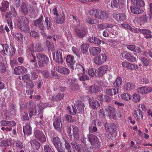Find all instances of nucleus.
I'll use <instances>...</instances> for the list:
<instances>
[{
	"label": "nucleus",
	"instance_id": "nucleus-11",
	"mask_svg": "<svg viewBox=\"0 0 152 152\" xmlns=\"http://www.w3.org/2000/svg\"><path fill=\"white\" fill-rule=\"evenodd\" d=\"M104 126L106 130L109 132L116 131L117 126L114 123L106 122Z\"/></svg>",
	"mask_w": 152,
	"mask_h": 152
},
{
	"label": "nucleus",
	"instance_id": "nucleus-63",
	"mask_svg": "<svg viewBox=\"0 0 152 152\" xmlns=\"http://www.w3.org/2000/svg\"><path fill=\"white\" fill-rule=\"evenodd\" d=\"M81 76L80 75L79 77V80L80 81H84L85 80H89V77L85 75H82Z\"/></svg>",
	"mask_w": 152,
	"mask_h": 152
},
{
	"label": "nucleus",
	"instance_id": "nucleus-14",
	"mask_svg": "<svg viewBox=\"0 0 152 152\" xmlns=\"http://www.w3.org/2000/svg\"><path fill=\"white\" fill-rule=\"evenodd\" d=\"M134 54V53L127 52L124 54V56L122 55V57L129 61L134 62L136 61Z\"/></svg>",
	"mask_w": 152,
	"mask_h": 152
},
{
	"label": "nucleus",
	"instance_id": "nucleus-31",
	"mask_svg": "<svg viewBox=\"0 0 152 152\" xmlns=\"http://www.w3.org/2000/svg\"><path fill=\"white\" fill-rule=\"evenodd\" d=\"M78 132V130L77 127H75L73 128V134L75 140L77 141L79 140L80 136Z\"/></svg>",
	"mask_w": 152,
	"mask_h": 152
},
{
	"label": "nucleus",
	"instance_id": "nucleus-1",
	"mask_svg": "<svg viewBox=\"0 0 152 152\" xmlns=\"http://www.w3.org/2000/svg\"><path fill=\"white\" fill-rule=\"evenodd\" d=\"M36 57L38 60L39 67L42 68L48 64L49 60L48 57L41 53H38L36 54Z\"/></svg>",
	"mask_w": 152,
	"mask_h": 152
},
{
	"label": "nucleus",
	"instance_id": "nucleus-43",
	"mask_svg": "<svg viewBox=\"0 0 152 152\" xmlns=\"http://www.w3.org/2000/svg\"><path fill=\"white\" fill-rule=\"evenodd\" d=\"M1 144L2 146L6 147L10 145H11V143L10 140L7 139L1 141Z\"/></svg>",
	"mask_w": 152,
	"mask_h": 152
},
{
	"label": "nucleus",
	"instance_id": "nucleus-51",
	"mask_svg": "<svg viewBox=\"0 0 152 152\" xmlns=\"http://www.w3.org/2000/svg\"><path fill=\"white\" fill-rule=\"evenodd\" d=\"M96 70L94 68H90L88 70V73L89 75L92 77H94L96 75Z\"/></svg>",
	"mask_w": 152,
	"mask_h": 152
},
{
	"label": "nucleus",
	"instance_id": "nucleus-26",
	"mask_svg": "<svg viewBox=\"0 0 152 152\" xmlns=\"http://www.w3.org/2000/svg\"><path fill=\"white\" fill-rule=\"evenodd\" d=\"M99 98L102 102L107 103L110 102L112 100L111 98L107 95H103L101 94L99 95Z\"/></svg>",
	"mask_w": 152,
	"mask_h": 152
},
{
	"label": "nucleus",
	"instance_id": "nucleus-10",
	"mask_svg": "<svg viewBox=\"0 0 152 152\" xmlns=\"http://www.w3.org/2000/svg\"><path fill=\"white\" fill-rule=\"evenodd\" d=\"M53 126L56 130L59 132L61 131L62 125L61 123V118L60 117H58L56 118L53 122Z\"/></svg>",
	"mask_w": 152,
	"mask_h": 152
},
{
	"label": "nucleus",
	"instance_id": "nucleus-59",
	"mask_svg": "<svg viewBox=\"0 0 152 152\" xmlns=\"http://www.w3.org/2000/svg\"><path fill=\"white\" fill-rule=\"evenodd\" d=\"M26 86L32 89L34 87L35 84L34 82L30 80L29 81L26 82Z\"/></svg>",
	"mask_w": 152,
	"mask_h": 152
},
{
	"label": "nucleus",
	"instance_id": "nucleus-5",
	"mask_svg": "<svg viewBox=\"0 0 152 152\" xmlns=\"http://www.w3.org/2000/svg\"><path fill=\"white\" fill-rule=\"evenodd\" d=\"M75 32L76 36L80 39L83 38L87 34V30L82 27L76 26L75 27Z\"/></svg>",
	"mask_w": 152,
	"mask_h": 152
},
{
	"label": "nucleus",
	"instance_id": "nucleus-37",
	"mask_svg": "<svg viewBox=\"0 0 152 152\" xmlns=\"http://www.w3.org/2000/svg\"><path fill=\"white\" fill-rule=\"evenodd\" d=\"M125 88L128 90H132L135 88V86L134 83H128L124 86Z\"/></svg>",
	"mask_w": 152,
	"mask_h": 152
},
{
	"label": "nucleus",
	"instance_id": "nucleus-50",
	"mask_svg": "<svg viewBox=\"0 0 152 152\" xmlns=\"http://www.w3.org/2000/svg\"><path fill=\"white\" fill-rule=\"evenodd\" d=\"M65 117L67 121L68 122L72 123L75 121V119L69 115H66Z\"/></svg>",
	"mask_w": 152,
	"mask_h": 152
},
{
	"label": "nucleus",
	"instance_id": "nucleus-40",
	"mask_svg": "<svg viewBox=\"0 0 152 152\" xmlns=\"http://www.w3.org/2000/svg\"><path fill=\"white\" fill-rule=\"evenodd\" d=\"M88 46L87 44L84 43L80 47V49L81 51L83 53H85L88 51Z\"/></svg>",
	"mask_w": 152,
	"mask_h": 152
},
{
	"label": "nucleus",
	"instance_id": "nucleus-56",
	"mask_svg": "<svg viewBox=\"0 0 152 152\" xmlns=\"http://www.w3.org/2000/svg\"><path fill=\"white\" fill-rule=\"evenodd\" d=\"M139 20L142 23H145L147 22V18L146 14L143 15L139 18Z\"/></svg>",
	"mask_w": 152,
	"mask_h": 152
},
{
	"label": "nucleus",
	"instance_id": "nucleus-32",
	"mask_svg": "<svg viewBox=\"0 0 152 152\" xmlns=\"http://www.w3.org/2000/svg\"><path fill=\"white\" fill-rule=\"evenodd\" d=\"M89 91L92 93H96L99 92V88L97 85H94L89 88Z\"/></svg>",
	"mask_w": 152,
	"mask_h": 152
},
{
	"label": "nucleus",
	"instance_id": "nucleus-44",
	"mask_svg": "<svg viewBox=\"0 0 152 152\" xmlns=\"http://www.w3.org/2000/svg\"><path fill=\"white\" fill-rule=\"evenodd\" d=\"M121 97L122 99L127 101L130 100L131 99L130 95L128 93H124L121 94Z\"/></svg>",
	"mask_w": 152,
	"mask_h": 152
},
{
	"label": "nucleus",
	"instance_id": "nucleus-58",
	"mask_svg": "<svg viewBox=\"0 0 152 152\" xmlns=\"http://www.w3.org/2000/svg\"><path fill=\"white\" fill-rule=\"evenodd\" d=\"M45 23L46 25V28L48 30L50 27V20L49 18L47 17L45 18Z\"/></svg>",
	"mask_w": 152,
	"mask_h": 152
},
{
	"label": "nucleus",
	"instance_id": "nucleus-64",
	"mask_svg": "<svg viewBox=\"0 0 152 152\" xmlns=\"http://www.w3.org/2000/svg\"><path fill=\"white\" fill-rule=\"evenodd\" d=\"M31 78L32 80H36L38 77V76L37 74L35 72H31Z\"/></svg>",
	"mask_w": 152,
	"mask_h": 152
},
{
	"label": "nucleus",
	"instance_id": "nucleus-57",
	"mask_svg": "<svg viewBox=\"0 0 152 152\" xmlns=\"http://www.w3.org/2000/svg\"><path fill=\"white\" fill-rule=\"evenodd\" d=\"M139 30L140 33L143 34H145L146 35H149L151 33V31L149 30L146 29H139Z\"/></svg>",
	"mask_w": 152,
	"mask_h": 152
},
{
	"label": "nucleus",
	"instance_id": "nucleus-3",
	"mask_svg": "<svg viewBox=\"0 0 152 152\" xmlns=\"http://www.w3.org/2000/svg\"><path fill=\"white\" fill-rule=\"evenodd\" d=\"M88 140L92 145L93 147L96 149H98L100 147V143L99 139L96 135L92 134H88Z\"/></svg>",
	"mask_w": 152,
	"mask_h": 152
},
{
	"label": "nucleus",
	"instance_id": "nucleus-22",
	"mask_svg": "<svg viewBox=\"0 0 152 152\" xmlns=\"http://www.w3.org/2000/svg\"><path fill=\"white\" fill-rule=\"evenodd\" d=\"M136 6L130 7V10L132 13L135 14H139L142 13L143 12V10L142 9Z\"/></svg>",
	"mask_w": 152,
	"mask_h": 152
},
{
	"label": "nucleus",
	"instance_id": "nucleus-12",
	"mask_svg": "<svg viewBox=\"0 0 152 152\" xmlns=\"http://www.w3.org/2000/svg\"><path fill=\"white\" fill-rule=\"evenodd\" d=\"M27 72V69L24 67L21 66H18L14 69V73L16 75H23Z\"/></svg>",
	"mask_w": 152,
	"mask_h": 152
},
{
	"label": "nucleus",
	"instance_id": "nucleus-27",
	"mask_svg": "<svg viewBox=\"0 0 152 152\" xmlns=\"http://www.w3.org/2000/svg\"><path fill=\"white\" fill-rule=\"evenodd\" d=\"M122 78L120 77H118L116 79L115 82L113 83L114 86L115 88L119 89L122 84Z\"/></svg>",
	"mask_w": 152,
	"mask_h": 152
},
{
	"label": "nucleus",
	"instance_id": "nucleus-25",
	"mask_svg": "<svg viewBox=\"0 0 152 152\" xmlns=\"http://www.w3.org/2000/svg\"><path fill=\"white\" fill-rule=\"evenodd\" d=\"M2 6L0 7L1 12H5L9 10V4L7 1H4L1 3Z\"/></svg>",
	"mask_w": 152,
	"mask_h": 152
},
{
	"label": "nucleus",
	"instance_id": "nucleus-39",
	"mask_svg": "<svg viewBox=\"0 0 152 152\" xmlns=\"http://www.w3.org/2000/svg\"><path fill=\"white\" fill-rule=\"evenodd\" d=\"M44 152H55L50 146L46 144L44 146Z\"/></svg>",
	"mask_w": 152,
	"mask_h": 152
},
{
	"label": "nucleus",
	"instance_id": "nucleus-7",
	"mask_svg": "<svg viewBox=\"0 0 152 152\" xmlns=\"http://www.w3.org/2000/svg\"><path fill=\"white\" fill-rule=\"evenodd\" d=\"M107 58V56L105 54H102L94 57V61L96 64L100 65L106 61Z\"/></svg>",
	"mask_w": 152,
	"mask_h": 152
},
{
	"label": "nucleus",
	"instance_id": "nucleus-30",
	"mask_svg": "<svg viewBox=\"0 0 152 152\" xmlns=\"http://www.w3.org/2000/svg\"><path fill=\"white\" fill-rule=\"evenodd\" d=\"M18 27L23 31L25 33H28L29 31V28L28 25H20V23H18Z\"/></svg>",
	"mask_w": 152,
	"mask_h": 152
},
{
	"label": "nucleus",
	"instance_id": "nucleus-49",
	"mask_svg": "<svg viewBox=\"0 0 152 152\" xmlns=\"http://www.w3.org/2000/svg\"><path fill=\"white\" fill-rule=\"evenodd\" d=\"M116 131L109 132V133L108 134V137L111 140H113L116 136Z\"/></svg>",
	"mask_w": 152,
	"mask_h": 152
},
{
	"label": "nucleus",
	"instance_id": "nucleus-18",
	"mask_svg": "<svg viewBox=\"0 0 152 152\" xmlns=\"http://www.w3.org/2000/svg\"><path fill=\"white\" fill-rule=\"evenodd\" d=\"M123 66L131 69H136L138 68V66L136 64H133L127 62H123L122 63Z\"/></svg>",
	"mask_w": 152,
	"mask_h": 152
},
{
	"label": "nucleus",
	"instance_id": "nucleus-36",
	"mask_svg": "<svg viewBox=\"0 0 152 152\" xmlns=\"http://www.w3.org/2000/svg\"><path fill=\"white\" fill-rule=\"evenodd\" d=\"M21 11L22 13L25 15H26L28 13V10L27 9L26 2L22 3L21 6Z\"/></svg>",
	"mask_w": 152,
	"mask_h": 152
},
{
	"label": "nucleus",
	"instance_id": "nucleus-17",
	"mask_svg": "<svg viewBox=\"0 0 152 152\" xmlns=\"http://www.w3.org/2000/svg\"><path fill=\"white\" fill-rule=\"evenodd\" d=\"M101 51V48L98 47H91L89 49L90 53L92 56L97 55Z\"/></svg>",
	"mask_w": 152,
	"mask_h": 152
},
{
	"label": "nucleus",
	"instance_id": "nucleus-6",
	"mask_svg": "<svg viewBox=\"0 0 152 152\" xmlns=\"http://www.w3.org/2000/svg\"><path fill=\"white\" fill-rule=\"evenodd\" d=\"M105 107L108 114V116L111 117L114 120L116 119L117 118V112L115 109L109 105H107Z\"/></svg>",
	"mask_w": 152,
	"mask_h": 152
},
{
	"label": "nucleus",
	"instance_id": "nucleus-28",
	"mask_svg": "<svg viewBox=\"0 0 152 152\" xmlns=\"http://www.w3.org/2000/svg\"><path fill=\"white\" fill-rule=\"evenodd\" d=\"M99 102L96 100L91 99L89 101L90 106L94 109H96L99 106Z\"/></svg>",
	"mask_w": 152,
	"mask_h": 152
},
{
	"label": "nucleus",
	"instance_id": "nucleus-45",
	"mask_svg": "<svg viewBox=\"0 0 152 152\" xmlns=\"http://www.w3.org/2000/svg\"><path fill=\"white\" fill-rule=\"evenodd\" d=\"M43 18V17L42 15L38 19L34 21V25L37 26L39 25L42 23Z\"/></svg>",
	"mask_w": 152,
	"mask_h": 152
},
{
	"label": "nucleus",
	"instance_id": "nucleus-15",
	"mask_svg": "<svg viewBox=\"0 0 152 152\" xmlns=\"http://www.w3.org/2000/svg\"><path fill=\"white\" fill-rule=\"evenodd\" d=\"M108 69L107 66L104 65L100 66L98 68L97 72L99 77H102L103 75L105 74Z\"/></svg>",
	"mask_w": 152,
	"mask_h": 152
},
{
	"label": "nucleus",
	"instance_id": "nucleus-52",
	"mask_svg": "<svg viewBox=\"0 0 152 152\" xmlns=\"http://www.w3.org/2000/svg\"><path fill=\"white\" fill-rule=\"evenodd\" d=\"M101 13V14L100 15L101 18H100V19H102L108 18V14L105 11H102V10Z\"/></svg>",
	"mask_w": 152,
	"mask_h": 152
},
{
	"label": "nucleus",
	"instance_id": "nucleus-35",
	"mask_svg": "<svg viewBox=\"0 0 152 152\" xmlns=\"http://www.w3.org/2000/svg\"><path fill=\"white\" fill-rule=\"evenodd\" d=\"M27 106L28 107H31L30 109V111H32V113H36V115L37 114V112L36 108V105L35 104H33V102H29V103L27 104Z\"/></svg>",
	"mask_w": 152,
	"mask_h": 152
},
{
	"label": "nucleus",
	"instance_id": "nucleus-60",
	"mask_svg": "<svg viewBox=\"0 0 152 152\" xmlns=\"http://www.w3.org/2000/svg\"><path fill=\"white\" fill-rule=\"evenodd\" d=\"M133 100L135 102H137L140 100V95L136 94H134L133 95Z\"/></svg>",
	"mask_w": 152,
	"mask_h": 152
},
{
	"label": "nucleus",
	"instance_id": "nucleus-21",
	"mask_svg": "<svg viewBox=\"0 0 152 152\" xmlns=\"http://www.w3.org/2000/svg\"><path fill=\"white\" fill-rule=\"evenodd\" d=\"M23 132L24 135L28 136L31 134L32 128L29 124H26L23 126Z\"/></svg>",
	"mask_w": 152,
	"mask_h": 152
},
{
	"label": "nucleus",
	"instance_id": "nucleus-53",
	"mask_svg": "<svg viewBox=\"0 0 152 152\" xmlns=\"http://www.w3.org/2000/svg\"><path fill=\"white\" fill-rule=\"evenodd\" d=\"M39 71L42 75L43 77H44L47 78L49 77V73L47 70H39Z\"/></svg>",
	"mask_w": 152,
	"mask_h": 152
},
{
	"label": "nucleus",
	"instance_id": "nucleus-54",
	"mask_svg": "<svg viewBox=\"0 0 152 152\" xmlns=\"http://www.w3.org/2000/svg\"><path fill=\"white\" fill-rule=\"evenodd\" d=\"M137 7H143L144 6L145 4L142 0H136L135 4Z\"/></svg>",
	"mask_w": 152,
	"mask_h": 152
},
{
	"label": "nucleus",
	"instance_id": "nucleus-55",
	"mask_svg": "<svg viewBox=\"0 0 152 152\" xmlns=\"http://www.w3.org/2000/svg\"><path fill=\"white\" fill-rule=\"evenodd\" d=\"M6 71V68L4 64L0 62V73H3Z\"/></svg>",
	"mask_w": 152,
	"mask_h": 152
},
{
	"label": "nucleus",
	"instance_id": "nucleus-62",
	"mask_svg": "<svg viewBox=\"0 0 152 152\" xmlns=\"http://www.w3.org/2000/svg\"><path fill=\"white\" fill-rule=\"evenodd\" d=\"M10 17L12 18L15 17L17 15V12L15 11L14 8H12L10 12Z\"/></svg>",
	"mask_w": 152,
	"mask_h": 152
},
{
	"label": "nucleus",
	"instance_id": "nucleus-13",
	"mask_svg": "<svg viewBox=\"0 0 152 152\" xmlns=\"http://www.w3.org/2000/svg\"><path fill=\"white\" fill-rule=\"evenodd\" d=\"M66 61L67 63L69 64V67L71 69L74 70L75 69L74 65L76 61L74 60V56L71 55H67Z\"/></svg>",
	"mask_w": 152,
	"mask_h": 152
},
{
	"label": "nucleus",
	"instance_id": "nucleus-46",
	"mask_svg": "<svg viewBox=\"0 0 152 152\" xmlns=\"http://www.w3.org/2000/svg\"><path fill=\"white\" fill-rule=\"evenodd\" d=\"M142 64L145 66H149L150 64V62L148 59L145 57H141L140 58Z\"/></svg>",
	"mask_w": 152,
	"mask_h": 152
},
{
	"label": "nucleus",
	"instance_id": "nucleus-42",
	"mask_svg": "<svg viewBox=\"0 0 152 152\" xmlns=\"http://www.w3.org/2000/svg\"><path fill=\"white\" fill-rule=\"evenodd\" d=\"M65 142V147L67 152H72V149L68 141L65 139H63Z\"/></svg>",
	"mask_w": 152,
	"mask_h": 152
},
{
	"label": "nucleus",
	"instance_id": "nucleus-38",
	"mask_svg": "<svg viewBox=\"0 0 152 152\" xmlns=\"http://www.w3.org/2000/svg\"><path fill=\"white\" fill-rule=\"evenodd\" d=\"M46 44L49 50L53 52L54 50V46L51 42L47 40L46 41Z\"/></svg>",
	"mask_w": 152,
	"mask_h": 152
},
{
	"label": "nucleus",
	"instance_id": "nucleus-8",
	"mask_svg": "<svg viewBox=\"0 0 152 152\" xmlns=\"http://www.w3.org/2000/svg\"><path fill=\"white\" fill-rule=\"evenodd\" d=\"M86 41L90 43L95 44L97 46H100L101 43L102 44L104 43V41L100 39L99 38L95 36L94 37H87Z\"/></svg>",
	"mask_w": 152,
	"mask_h": 152
},
{
	"label": "nucleus",
	"instance_id": "nucleus-29",
	"mask_svg": "<svg viewBox=\"0 0 152 152\" xmlns=\"http://www.w3.org/2000/svg\"><path fill=\"white\" fill-rule=\"evenodd\" d=\"M134 114L135 118H136L138 121H139L141 118H142V113L141 110L140 109L134 110Z\"/></svg>",
	"mask_w": 152,
	"mask_h": 152
},
{
	"label": "nucleus",
	"instance_id": "nucleus-16",
	"mask_svg": "<svg viewBox=\"0 0 152 152\" xmlns=\"http://www.w3.org/2000/svg\"><path fill=\"white\" fill-rule=\"evenodd\" d=\"M120 91V90L118 89L109 88L105 89L104 92L107 95L109 96H113L119 93Z\"/></svg>",
	"mask_w": 152,
	"mask_h": 152
},
{
	"label": "nucleus",
	"instance_id": "nucleus-9",
	"mask_svg": "<svg viewBox=\"0 0 152 152\" xmlns=\"http://www.w3.org/2000/svg\"><path fill=\"white\" fill-rule=\"evenodd\" d=\"M35 137L42 142H44L46 141V137L42 132L37 130L34 132Z\"/></svg>",
	"mask_w": 152,
	"mask_h": 152
},
{
	"label": "nucleus",
	"instance_id": "nucleus-47",
	"mask_svg": "<svg viewBox=\"0 0 152 152\" xmlns=\"http://www.w3.org/2000/svg\"><path fill=\"white\" fill-rule=\"evenodd\" d=\"M86 21L87 23L91 24H94L98 22L97 20L92 19L91 18H86Z\"/></svg>",
	"mask_w": 152,
	"mask_h": 152
},
{
	"label": "nucleus",
	"instance_id": "nucleus-48",
	"mask_svg": "<svg viewBox=\"0 0 152 152\" xmlns=\"http://www.w3.org/2000/svg\"><path fill=\"white\" fill-rule=\"evenodd\" d=\"M15 39L18 40L23 41L24 39V36L20 33H17L15 36Z\"/></svg>",
	"mask_w": 152,
	"mask_h": 152
},
{
	"label": "nucleus",
	"instance_id": "nucleus-24",
	"mask_svg": "<svg viewBox=\"0 0 152 152\" xmlns=\"http://www.w3.org/2000/svg\"><path fill=\"white\" fill-rule=\"evenodd\" d=\"M56 71L64 75H68L70 72V70L69 69L63 66L58 67L56 68Z\"/></svg>",
	"mask_w": 152,
	"mask_h": 152
},
{
	"label": "nucleus",
	"instance_id": "nucleus-20",
	"mask_svg": "<svg viewBox=\"0 0 152 152\" xmlns=\"http://www.w3.org/2000/svg\"><path fill=\"white\" fill-rule=\"evenodd\" d=\"M54 21L58 24H63L65 21V16L64 14L58 15L56 17H54Z\"/></svg>",
	"mask_w": 152,
	"mask_h": 152
},
{
	"label": "nucleus",
	"instance_id": "nucleus-41",
	"mask_svg": "<svg viewBox=\"0 0 152 152\" xmlns=\"http://www.w3.org/2000/svg\"><path fill=\"white\" fill-rule=\"evenodd\" d=\"M64 95L63 94L58 93L56 96H53L52 99L53 101H57L58 100H60L64 97Z\"/></svg>",
	"mask_w": 152,
	"mask_h": 152
},
{
	"label": "nucleus",
	"instance_id": "nucleus-33",
	"mask_svg": "<svg viewBox=\"0 0 152 152\" xmlns=\"http://www.w3.org/2000/svg\"><path fill=\"white\" fill-rule=\"evenodd\" d=\"M31 145L35 148L37 150H38L41 146L40 144L35 139H34L31 141Z\"/></svg>",
	"mask_w": 152,
	"mask_h": 152
},
{
	"label": "nucleus",
	"instance_id": "nucleus-4",
	"mask_svg": "<svg viewBox=\"0 0 152 152\" xmlns=\"http://www.w3.org/2000/svg\"><path fill=\"white\" fill-rule=\"evenodd\" d=\"M53 59L57 63L62 64L63 63L62 51L59 49L54 52L53 54Z\"/></svg>",
	"mask_w": 152,
	"mask_h": 152
},
{
	"label": "nucleus",
	"instance_id": "nucleus-61",
	"mask_svg": "<svg viewBox=\"0 0 152 152\" xmlns=\"http://www.w3.org/2000/svg\"><path fill=\"white\" fill-rule=\"evenodd\" d=\"M119 1H117V0H113L111 3V6L113 8H117L119 7Z\"/></svg>",
	"mask_w": 152,
	"mask_h": 152
},
{
	"label": "nucleus",
	"instance_id": "nucleus-34",
	"mask_svg": "<svg viewBox=\"0 0 152 152\" xmlns=\"http://www.w3.org/2000/svg\"><path fill=\"white\" fill-rule=\"evenodd\" d=\"M20 21L18 23H20V25H28L29 21L26 17L21 16L20 18Z\"/></svg>",
	"mask_w": 152,
	"mask_h": 152
},
{
	"label": "nucleus",
	"instance_id": "nucleus-2",
	"mask_svg": "<svg viewBox=\"0 0 152 152\" xmlns=\"http://www.w3.org/2000/svg\"><path fill=\"white\" fill-rule=\"evenodd\" d=\"M0 46L3 48L1 52L4 54V56H7V54L9 53V56H12L15 54V49L11 45L9 46L6 44H0Z\"/></svg>",
	"mask_w": 152,
	"mask_h": 152
},
{
	"label": "nucleus",
	"instance_id": "nucleus-19",
	"mask_svg": "<svg viewBox=\"0 0 152 152\" xmlns=\"http://www.w3.org/2000/svg\"><path fill=\"white\" fill-rule=\"evenodd\" d=\"M85 69L80 64H77L75 66V70L78 76L81 74L82 75L85 73Z\"/></svg>",
	"mask_w": 152,
	"mask_h": 152
},
{
	"label": "nucleus",
	"instance_id": "nucleus-23",
	"mask_svg": "<svg viewBox=\"0 0 152 152\" xmlns=\"http://www.w3.org/2000/svg\"><path fill=\"white\" fill-rule=\"evenodd\" d=\"M75 105L77 110V112L79 113H82L84 112L85 106L82 102L79 101L78 104Z\"/></svg>",
	"mask_w": 152,
	"mask_h": 152
}]
</instances>
